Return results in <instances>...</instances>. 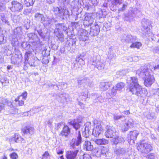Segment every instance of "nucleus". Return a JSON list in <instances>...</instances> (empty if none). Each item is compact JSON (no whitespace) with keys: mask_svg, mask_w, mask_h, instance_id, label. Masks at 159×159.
<instances>
[{"mask_svg":"<svg viewBox=\"0 0 159 159\" xmlns=\"http://www.w3.org/2000/svg\"><path fill=\"white\" fill-rule=\"evenodd\" d=\"M127 83V90L131 92L133 94L141 97H144L147 95V90L142 88L138 83V79L136 77H131Z\"/></svg>","mask_w":159,"mask_h":159,"instance_id":"1","label":"nucleus"},{"mask_svg":"<svg viewBox=\"0 0 159 159\" xmlns=\"http://www.w3.org/2000/svg\"><path fill=\"white\" fill-rule=\"evenodd\" d=\"M136 74L143 78L144 84L147 87H150L154 82L155 79L151 70L145 66H141L136 71Z\"/></svg>","mask_w":159,"mask_h":159,"instance_id":"2","label":"nucleus"},{"mask_svg":"<svg viewBox=\"0 0 159 159\" xmlns=\"http://www.w3.org/2000/svg\"><path fill=\"white\" fill-rule=\"evenodd\" d=\"M52 11L56 16L59 17L63 19H64V16L67 15L69 13L67 8L64 7H60L59 8L54 7L52 9Z\"/></svg>","mask_w":159,"mask_h":159,"instance_id":"3","label":"nucleus"},{"mask_svg":"<svg viewBox=\"0 0 159 159\" xmlns=\"http://www.w3.org/2000/svg\"><path fill=\"white\" fill-rule=\"evenodd\" d=\"M137 149L141 152L147 153L152 150V147L150 144L147 143H141L138 145Z\"/></svg>","mask_w":159,"mask_h":159,"instance_id":"4","label":"nucleus"},{"mask_svg":"<svg viewBox=\"0 0 159 159\" xmlns=\"http://www.w3.org/2000/svg\"><path fill=\"white\" fill-rule=\"evenodd\" d=\"M139 6H137V7L133 8V7H131L129 9L128 13L125 15V19L126 20H131L133 19L134 16H135L137 14L139 13L140 11L139 8Z\"/></svg>","mask_w":159,"mask_h":159,"instance_id":"5","label":"nucleus"},{"mask_svg":"<svg viewBox=\"0 0 159 159\" xmlns=\"http://www.w3.org/2000/svg\"><path fill=\"white\" fill-rule=\"evenodd\" d=\"M12 7H10V10L14 12H19L21 11L23 8V5L17 1H13L11 2Z\"/></svg>","mask_w":159,"mask_h":159,"instance_id":"6","label":"nucleus"},{"mask_svg":"<svg viewBox=\"0 0 159 159\" xmlns=\"http://www.w3.org/2000/svg\"><path fill=\"white\" fill-rule=\"evenodd\" d=\"M151 24V22L148 20L144 19L142 21V25L143 30V34L148 35L150 34V31L149 27Z\"/></svg>","mask_w":159,"mask_h":159,"instance_id":"7","label":"nucleus"},{"mask_svg":"<svg viewBox=\"0 0 159 159\" xmlns=\"http://www.w3.org/2000/svg\"><path fill=\"white\" fill-rule=\"evenodd\" d=\"M84 25L85 26L88 27L94 24V19L92 17V14L89 13L84 15Z\"/></svg>","mask_w":159,"mask_h":159,"instance_id":"8","label":"nucleus"},{"mask_svg":"<svg viewBox=\"0 0 159 159\" xmlns=\"http://www.w3.org/2000/svg\"><path fill=\"white\" fill-rule=\"evenodd\" d=\"M34 129L33 127L30 126L24 127L22 129L21 131L24 136L27 138H30L31 135L33 134Z\"/></svg>","mask_w":159,"mask_h":159,"instance_id":"9","label":"nucleus"},{"mask_svg":"<svg viewBox=\"0 0 159 159\" xmlns=\"http://www.w3.org/2000/svg\"><path fill=\"white\" fill-rule=\"evenodd\" d=\"M83 128L84 130H83V136L85 138H88L89 136V134L91 133L90 130L91 129V124L89 122H86L84 125Z\"/></svg>","mask_w":159,"mask_h":159,"instance_id":"10","label":"nucleus"},{"mask_svg":"<svg viewBox=\"0 0 159 159\" xmlns=\"http://www.w3.org/2000/svg\"><path fill=\"white\" fill-rule=\"evenodd\" d=\"M53 96L56 97L58 101L62 103L67 102L68 100V95L66 93H59L57 95L54 94Z\"/></svg>","mask_w":159,"mask_h":159,"instance_id":"11","label":"nucleus"},{"mask_svg":"<svg viewBox=\"0 0 159 159\" xmlns=\"http://www.w3.org/2000/svg\"><path fill=\"white\" fill-rule=\"evenodd\" d=\"M90 26V31L89 34L92 36H97L100 32V29L98 25L95 22L94 24Z\"/></svg>","mask_w":159,"mask_h":159,"instance_id":"12","label":"nucleus"},{"mask_svg":"<svg viewBox=\"0 0 159 159\" xmlns=\"http://www.w3.org/2000/svg\"><path fill=\"white\" fill-rule=\"evenodd\" d=\"M78 152V150L67 151L66 152V157L67 159H75Z\"/></svg>","mask_w":159,"mask_h":159,"instance_id":"13","label":"nucleus"},{"mask_svg":"<svg viewBox=\"0 0 159 159\" xmlns=\"http://www.w3.org/2000/svg\"><path fill=\"white\" fill-rule=\"evenodd\" d=\"M136 39V37L131 34L123 35L121 37V40L122 41L126 42L127 43H132L135 41Z\"/></svg>","mask_w":159,"mask_h":159,"instance_id":"14","label":"nucleus"},{"mask_svg":"<svg viewBox=\"0 0 159 159\" xmlns=\"http://www.w3.org/2000/svg\"><path fill=\"white\" fill-rule=\"evenodd\" d=\"M102 129L101 124L99 123L94 124V127L92 131V134L94 136L97 137L100 134Z\"/></svg>","mask_w":159,"mask_h":159,"instance_id":"15","label":"nucleus"},{"mask_svg":"<svg viewBox=\"0 0 159 159\" xmlns=\"http://www.w3.org/2000/svg\"><path fill=\"white\" fill-rule=\"evenodd\" d=\"M29 54L26 52L25 55V60L24 62L25 66L27 65V63H28L29 65L31 66H35L34 62H35V60L32 57L31 58H29L27 59L28 57V54Z\"/></svg>","mask_w":159,"mask_h":159,"instance_id":"16","label":"nucleus"},{"mask_svg":"<svg viewBox=\"0 0 159 159\" xmlns=\"http://www.w3.org/2000/svg\"><path fill=\"white\" fill-rule=\"evenodd\" d=\"M88 34V32L85 30H83L79 36V39L80 42H85L89 39L87 34Z\"/></svg>","mask_w":159,"mask_h":159,"instance_id":"17","label":"nucleus"},{"mask_svg":"<svg viewBox=\"0 0 159 159\" xmlns=\"http://www.w3.org/2000/svg\"><path fill=\"white\" fill-rule=\"evenodd\" d=\"M70 132V129L67 125H64L63 127V129L60 135L63 137H66L67 136Z\"/></svg>","mask_w":159,"mask_h":159,"instance_id":"18","label":"nucleus"},{"mask_svg":"<svg viewBox=\"0 0 159 159\" xmlns=\"http://www.w3.org/2000/svg\"><path fill=\"white\" fill-rule=\"evenodd\" d=\"M92 64L99 70H101L104 67L103 64L99 60L93 61Z\"/></svg>","mask_w":159,"mask_h":159,"instance_id":"19","label":"nucleus"},{"mask_svg":"<svg viewBox=\"0 0 159 159\" xmlns=\"http://www.w3.org/2000/svg\"><path fill=\"white\" fill-rule=\"evenodd\" d=\"M0 104H2L3 106L7 105L11 108L13 107L12 102L11 101H9L7 99L1 97L0 98Z\"/></svg>","mask_w":159,"mask_h":159,"instance_id":"20","label":"nucleus"},{"mask_svg":"<svg viewBox=\"0 0 159 159\" xmlns=\"http://www.w3.org/2000/svg\"><path fill=\"white\" fill-rule=\"evenodd\" d=\"M52 18H50L48 16L44 17L42 23L45 27H46L52 24Z\"/></svg>","mask_w":159,"mask_h":159,"instance_id":"21","label":"nucleus"},{"mask_svg":"<svg viewBox=\"0 0 159 159\" xmlns=\"http://www.w3.org/2000/svg\"><path fill=\"white\" fill-rule=\"evenodd\" d=\"M34 17L36 20L40 21L41 23L45 17L43 14L39 13H36Z\"/></svg>","mask_w":159,"mask_h":159,"instance_id":"22","label":"nucleus"},{"mask_svg":"<svg viewBox=\"0 0 159 159\" xmlns=\"http://www.w3.org/2000/svg\"><path fill=\"white\" fill-rule=\"evenodd\" d=\"M84 57L83 56L80 55V56H78L77 57L75 61L78 62L80 66H82L85 64L84 61Z\"/></svg>","mask_w":159,"mask_h":159,"instance_id":"23","label":"nucleus"},{"mask_svg":"<svg viewBox=\"0 0 159 159\" xmlns=\"http://www.w3.org/2000/svg\"><path fill=\"white\" fill-rule=\"evenodd\" d=\"M54 33L56 36L58 38L59 40H61L62 39H63L64 35L61 31L55 29Z\"/></svg>","mask_w":159,"mask_h":159,"instance_id":"24","label":"nucleus"},{"mask_svg":"<svg viewBox=\"0 0 159 159\" xmlns=\"http://www.w3.org/2000/svg\"><path fill=\"white\" fill-rule=\"evenodd\" d=\"M5 15V14H4V13H1L0 15L1 20L3 23L8 26H9L10 24V23L7 17L4 16Z\"/></svg>","mask_w":159,"mask_h":159,"instance_id":"25","label":"nucleus"},{"mask_svg":"<svg viewBox=\"0 0 159 159\" xmlns=\"http://www.w3.org/2000/svg\"><path fill=\"white\" fill-rule=\"evenodd\" d=\"M3 31L0 28V44H3L6 42V38L3 33Z\"/></svg>","mask_w":159,"mask_h":159,"instance_id":"26","label":"nucleus"},{"mask_svg":"<svg viewBox=\"0 0 159 159\" xmlns=\"http://www.w3.org/2000/svg\"><path fill=\"white\" fill-rule=\"evenodd\" d=\"M99 87L103 90H106L109 87L108 82H101L100 83Z\"/></svg>","mask_w":159,"mask_h":159,"instance_id":"27","label":"nucleus"},{"mask_svg":"<svg viewBox=\"0 0 159 159\" xmlns=\"http://www.w3.org/2000/svg\"><path fill=\"white\" fill-rule=\"evenodd\" d=\"M84 148L88 151H91L93 148V146L91 144L90 142L88 141H85L84 143Z\"/></svg>","mask_w":159,"mask_h":159,"instance_id":"28","label":"nucleus"},{"mask_svg":"<svg viewBox=\"0 0 159 159\" xmlns=\"http://www.w3.org/2000/svg\"><path fill=\"white\" fill-rule=\"evenodd\" d=\"M139 133L137 131L134 130L130 132L129 135L130 136L129 138L130 139H136Z\"/></svg>","mask_w":159,"mask_h":159,"instance_id":"29","label":"nucleus"},{"mask_svg":"<svg viewBox=\"0 0 159 159\" xmlns=\"http://www.w3.org/2000/svg\"><path fill=\"white\" fill-rule=\"evenodd\" d=\"M56 28L55 29H57L58 30L61 31L63 30L66 31L67 29V28L65 25L64 24H58L56 25Z\"/></svg>","mask_w":159,"mask_h":159,"instance_id":"30","label":"nucleus"},{"mask_svg":"<svg viewBox=\"0 0 159 159\" xmlns=\"http://www.w3.org/2000/svg\"><path fill=\"white\" fill-rule=\"evenodd\" d=\"M70 125L73 126L74 128L76 130L79 129L80 127V124L75 121V120H73L69 122Z\"/></svg>","mask_w":159,"mask_h":159,"instance_id":"31","label":"nucleus"},{"mask_svg":"<svg viewBox=\"0 0 159 159\" xmlns=\"http://www.w3.org/2000/svg\"><path fill=\"white\" fill-rule=\"evenodd\" d=\"M70 0H58V5L61 7L67 5L70 2Z\"/></svg>","mask_w":159,"mask_h":159,"instance_id":"32","label":"nucleus"},{"mask_svg":"<svg viewBox=\"0 0 159 159\" xmlns=\"http://www.w3.org/2000/svg\"><path fill=\"white\" fill-rule=\"evenodd\" d=\"M22 34L21 28L20 27H18L16 28L14 30V34L17 36L19 37Z\"/></svg>","mask_w":159,"mask_h":159,"instance_id":"33","label":"nucleus"},{"mask_svg":"<svg viewBox=\"0 0 159 159\" xmlns=\"http://www.w3.org/2000/svg\"><path fill=\"white\" fill-rule=\"evenodd\" d=\"M95 142L99 145L106 144L108 143L107 140H95Z\"/></svg>","mask_w":159,"mask_h":159,"instance_id":"34","label":"nucleus"},{"mask_svg":"<svg viewBox=\"0 0 159 159\" xmlns=\"http://www.w3.org/2000/svg\"><path fill=\"white\" fill-rule=\"evenodd\" d=\"M125 86V84L124 83L120 82L117 84L115 88L117 90L120 91L123 89Z\"/></svg>","mask_w":159,"mask_h":159,"instance_id":"35","label":"nucleus"},{"mask_svg":"<svg viewBox=\"0 0 159 159\" xmlns=\"http://www.w3.org/2000/svg\"><path fill=\"white\" fill-rule=\"evenodd\" d=\"M142 46V44L139 42H137L132 43L130 47L131 48H136L139 49Z\"/></svg>","mask_w":159,"mask_h":159,"instance_id":"36","label":"nucleus"},{"mask_svg":"<svg viewBox=\"0 0 159 159\" xmlns=\"http://www.w3.org/2000/svg\"><path fill=\"white\" fill-rule=\"evenodd\" d=\"M134 121L131 118H129L125 123L126 125L129 127L133 126L134 125Z\"/></svg>","mask_w":159,"mask_h":159,"instance_id":"37","label":"nucleus"},{"mask_svg":"<svg viewBox=\"0 0 159 159\" xmlns=\"http://www.w3.org/2000/svg\"><path fill=\"white\" fill-rule=\"evenodd\" d=\"M95 152H96L97 153V155H100L101 154H102L103 155H104L106 156H107V155L108 156V152H106L104 153L102 151H101L100 150L98 149H95Z\"/></svg>","mask_w":159,"mask_h":159,"instance_id":"38","label":"nucleus"},{"mask_svg":"<svg viewBox=\"0 0 159 159\" xmlns=\"http://www.w3.org/2000/svg\"><path fill=\"white\" fill-rule=\"evenodd\" d=\"M34 2V0H25L24 1V3L27 7L30 6H33Z\"/></svg>","mask_w":159,"mask_h":159,"instance_id":"39","label":"nucleus"},{"mask_svg":"<svg viewBox=\"0 0 159 159\" xmlns=\"http://www.w3.org/2000/svg\"><path fill=\"white\" fill-rule=\"evenodd\" d=\"M82 82H84V84L85 85L84 87L86 88V86H90L91 84V82L89 80L86 78H84L82 79Z\"/></svg>","mask_w":159,"mask_h":159,"instance_id":"40","label":"nucleus"},{"mask_svg":"<svg viewBox=\"0 0 159 159\" xmlns=\"http://www.w3.org/2000/svg\"><path fill=\"white\" fill-rule=\"evenodd\" d=\"M154 97L156 98H159V89H153L152 90Z\"/></svg>","mask_w":159,"mask_h":159,"instance_id":"41","label":"nucleus"},{"mask_svg":"<svg viewBox=\"0 0 159 159\" xmlns=\"http://www.w3.org/2000/svg\"><path fill=\"white\" fill-rule=\"evenodd\" d=\"M145 116L149 119H152L154 117V114L150 112H147L144 114Z\"/></svg>","mask_w":159,"mask_h":159,"instance_id":"42","label":"nucleus"},{"mask_svg":"<svg viewBox=\"0 0 159 159\" xmlns=\"http://www.w3.org/2000/svg\"><path fill=\"white\" fill-rule=\"evenodd\" d=\"M75 137H74L72 139H81L82 137L80 131L79 130L75 132Z\"/></svg>","mask_w":159,"mask_h":159,"instance_id":"43","label":"nucleus"},{"mask_svg":"<svg viewBox=\"0 0 159 159\" xmlns=\"http://www.w3.org/2000/svg\"><path fill=\"white\" fill-rule=\"evenodd\" d=\"M50 156L48 152H45L43 155L42 159H50Z\"/></svg>","mask_w":159,"mask_h":159,"instance_id":"44","label":"nucleus"},{"mask_svg":"<svg viewBox=\"0 0 159 159\" xmlns=\"http://www.w3.org/2000/svg\"><path fill=\"white\" fill-rule=\"evenodd\" d=\"M81 140H75L74 143L71 145L72 147L74 148L75 146H78L81 143Z\"/></svg>","mask_w":159,"mask_h":159,"instance_id":"45","label":"nucleus"},{"mask_svg":"<svg viewBox=\"0 0 159 159\" xmlns=\"http://www.w3.org/2000/svg\"><path fill=\"white\" fill-rule=\"evenodd\" d=\"M35 30H36L37 31L39 34L43 38H44L45 37V36L44 35V34L43 33L42 31V30L39 29L38 30L37 29V28H36L35 29Z\"/></svg>","mask_w":159,"mask_h":159,"instance_id":"46","label":"nucleus"},{"mask_svg":"<svg viewBox=\"0 0 159 159\" xmlns=\"http://www.w3.org/2000/svg\"><path fill=\"white\" fill-rule=\"evenodd\" d=\"M27 93L26 92H25L21 95L19 97V98H22L23 100H25L27 98Z\"/></svg>","mask_w":159,"mask_h":159,"instance_id":"47","label":"nucleus"},{"mask_svg":"<svg viewBox=\"0 0 159 159\" xmlns=\"http://www.w3.org/2000/svg\"><path fill=\"white\" fill-rule=\"evenodd\" d=\"M1 3L2 4L1 2H0V15L1 14V13H4V14H5V11H4L5 10L6 7L5 6H2L1 5Z\"/></svg>","mask_w":159,"mask_h":159,"instance_id":"48","label":"nucleus"},{"mask_svg":"<svg viewBox=\"0 0 159 159\" xmlns=\"http://www.w3.org/2000/svg\"><path fill=\"white\" fill-rule=\"evenodd\" d=\"M10 157L12 159H17L18 156L16 153L14 152L10 154Z\"/></svg>","mask_w":159,"mask_h":159,"instance_id":"49","label":"nucleus"},{"mask_svg":"<svg viewBox=\"0 0 159 159\" xmlns=\"http://www.w3.org/2000/svg\"><path fill=\"white\" fill-rule=\"evenodd\" d=\"M28 37L30 39L34 40L35 38L37 37V36L34 33H31L28 34Z\"/></svg>","mask_w":159,"mask_h":159,"instance_id":"50","label":"nucleus"},{"mask_svg":"<svg viewBox=\"0 0 159 159\" xmlns=\"http://www.w3.org/2000/svg\"><path fill=\"white\" fill-rule=\"evenodd\" d=\"M88 93H82L81 95L80 96V98H82V100H85L88 97Z\"/></svg>","mask_w":159,"mask_h":159,"instance_id":"51","label":"nucleus"},{"mask_svg":"<svg viewBox=\"0 0 159 159\" xmlns=\"http://www.w3.org/2000/svg\"><path fill=\"white\" fill-rule=\"evenodd\" d=\"M64 125H65L62 122H60L57 124L56 128L57 130H58L59 129L63 128Z\"/></svg>","mask_w":159,"mask_h":159,"instance_id":"52","label":"nucleus"},{"mask_svg":"<svg viewBox=\"0 0 159 159\" xmlns=\"http://www.w3.org/2000/svg\"><path fill=\"white\" fill-rule=\"evenodd\" d=\"M109 126L107 125L106 129H107V131L105 133V135L107 138H109Z\"/></svg>","mask_w":159,"mask_h":159,"instance_id":"53","label":"nucleus"},{"mask_svg":"<svg viewBox=\"0 0 159 159\" xmlns=\"http://www.w3.org/2000/svg\"><path fill=\"white\" fill-rule=\"evenodd\" d=\"M116 89L113 88L111 90V94L112 96H115L116 94Z\"/></svg>","mask_w":159,"mask_h":159,"instance_id":"54","label":"nucleus"},{"mask_svg":"<svg viewBox=\"0 0 159 159\" xmlns=\"http://www.w3.org/2000/svg\"><path fill=\"white\" fill-rule=\"evenodd\" d=\"M129 127L126 125H124V126L122 127L121 128V131L122 132H125L128 130Z\"/></svg>","mask_w":159,"mask_h":159,"instance_id":"55","label":"nucleus"},{"mask_svg":"<svg viewBox=\"0 0 159 159\" xmlns=\"http://www.w3.org/2000/svg\"><path fill=\"white\" fill-rule=\"evenodd\" d=\"M114 119L116 120L121 119H125V117L123 115L116 116H114Z\"/></svg>","mask_w":159,"mask_h":159,"instance_id":"56","label":"nucleus"},{"mask_svg":"<svg viewBox=\"0 0 159 159\" xmlns=\"http://www.w3.org/2000/svg\"><path fill=\"white\" fill-rule=\"evenodd\" d=\"M125 74V71L122 70L117 72L116 75H119L120 76H122Z\"/></svg>","mask_w":159,"mask_h":159,"instance_id":"57","label":"nucleus"},{"mask_svg":"<svg viewBox=\"0 0 159 159\" xmlns=\"http://www.w3.org/2000/svg\"><path fill=\"white\" fill-rule=\"evenodd\" d=\"M84 159H92V158L89 154H84Z\"/></svg>","mask_w":159,"mask_h":159,"instance_id":"58","label":"nucleus"},{"mask_svg":"<svg viewBox=\"0 0 159 159\" xmlns=\"http://www.w3.org/2000/svg\"><path fill=\"white\" fill-rule=\"evenodd\" d=\"M57 153V155L58 156H60V155H63V153L64 152L62 150H57V149L56 150Z\"/></svg>","mask_w":159,"mask_h":159,"instance_id":"59","label":"nucleus"},{"mask_svg":"<svg viewBox=\"0 0 159 159\" xmlns=\"http://www.w3.org/2000/svg\"><path fill=\"white\" fill-rule=\"evenodd\" d=\"M43 61V63L45 65L48 64L49 62V60L47 58H44Z\"/></svg>","mask_w":159,"mask_h":159,"instance_id":"60","label":"nucleus"},{"mask_svg":"<svg viewBox=\"0 0 159 159\" xmlns=\"http://www.w3.org/2000/svg\"><path fill=\"white\" fill-rule=\"evenodd\" d=\"M20 136L18 134L16 133L14 135L13 138L14 139H19V138H20Z\"/></svg>","mask_w":159,"mask_h":159,"instance_id":"61","label":"nucleus"},{"mask_svg":"<svg viewBox=\"0 0 159 159\" xmlns=\"http://www.w3.org/2000/svg\"><path fill=\"white\" fill-rule=\"evenodd\" d=\"M122 149L120 148L117 149L116 151V153L118 155H119L122 153Z\"/></svg>","mask_w":159,"mask_h":159,"instance_id":"62","label":"nucleus"},{"mask_svg":"<svg viewBox=\"0 0 159 159\" xmlns=\"http://www.w3.org/2000/svg\"><path fill=\"white\" fill-rule=\"evenodd\" d=\"M96 101L97 102L99 101L101 102H102V97L101 96H99L96 99H95Z\"/></svg>","mask_w":159,"mask_h":159,"instance_id":"63","label":"nucleus"},{"mask_svg":"<svg viewBox=\"0 0 159 159\" xmlns=\"http://www.w3.org/2000/svg\"><path fill=\"white\" fill-rule=\"evenodd\" d=\"M147 157L148 159H153L154 157V156L153 154H149L148 155Z\"/></svg>","mask_w":159,"mask_h":159,"instance_id":"64","label":"nucleus"}]
</instances>
